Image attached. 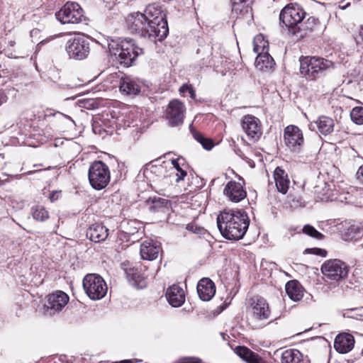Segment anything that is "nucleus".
I'll use <instances>...</instances> for the list:
<instances>
[{
    "label": "nucleus",
    "mask_w": 363,
    "mask_h": 363,
    "mask_svg": "<svg viewBox=\"0 0 363 363\" xmlns=\"http://www.w3.org/2000/svg\"><path fill=\"white\" fill-rule=\"evenodd\" d=\"M7 96L5 94H0V106L7 101Z\"/></svg>",
    "instance_id": "48"
},
{
    "label": "nucleus",
    "mask_w": 363,
    "mask_h": 363,
    "mask_svg": "<svg viewBox=\"0 0 363 363\" xmlns=\"http://www.w3.org/2000/svg\"><path fill=\"white\" fill-rule=\"evenodd\" d=\"M284 140L286 147L296 152H300L304 142L302 131L298 126L294 125L285 128Z\"/></svg>",
    "instance_id": "11"
},
{
    "label": "nucleus",
    "mask_w": 363,
    "mask_h": 363,
    "mask_svg": "<svg viewBox=\"0 0 363 363\" xmlns=\"http://www.w3.org/2000/svg\"><path fill=\"white\" fill-rule=\"evenodd\" d=\"M249 225V217L242 209H224L217 216V225L221 235L230 240L242 239Z\"/></svg>",
    "instance_id": "2"
},
{
    "label": "nucleus",
    "mask_w": 363,
    "mask_h": 363,
    "mask_svg": "<svg viewBox=\"0 0 363 363\" xmlns=\"http://www.w3.org/2000/svg\"><path fill=\"white\" fill-rule=\"evenodd\" d=\"M166 297L169 303L173 307L181 306L185 301V295L183 289L176 284L167 289Z\"/></svg>",
    "instance_id": "21"
},
{
    "label": "nucleus",
    "mask_w": 363,
    "mask_h": 363,
    "mask_svg": "<svg viewBox=\"0 0 363 363\" xmlns=\"http://www.w3.org/2000/svg\"><path fill=\"white\" fill-rule=\"evenodd\" d=\"M88 177L90 185L96 190L104 189L110 182V170L101 160L93 162L89 168Z\"/></svg>",
    "instance_id": "7"
},
{
    "label": "nucleus",
    "mask_w": 363,
    "mask_h": 363,
    "mask_svg": "<svg viewBox=\"0 0 363 363\" xmlns=\"http://www.w3.org/2000/svg\"><path fill=\"white\" fill-rule=\"evenodd\" d=\"M242 127L247 135L253 140H257L262 135V128L259 120L250 115L243 118Z\"/></svg>",
    "instance_id": "17"
},
{
    "label": "nucleus",
    "mask_w": 363,
    "mask_h": 363,
    "mask_svg": "<svg viewBox=\"0 0 363 363\" xmlns=\"http://www.w3.org/2000/svg\"><path fill=\"white\" fill-rule=\"evenodd\" d=\"M33 172L30 171V172H28V174H31Z\"/></svg>",
    "instance_id": "54"
},
{
    "label": "nucleus",
    "mask_w": 363,
    "mask_h": 363,
    "mask_svg": "<svg viewBox=\"0 0 363 363\" xmlns=\"http://www.w3.org/2000/svg\"><path fill=\"white\" fill-rule=\"evenodd\" d=\"M321 272L328 279L338 281L347 276L348 267L342 261L335 259L325 262Z\"/></svg>",
    "instance_id": "10"
},
{
    "label": "nucleus",
    "mask_w": 363,
    "mask_h": 363,
    "mask_svg": "<svg viewBox=\"0 0 363 363\" xmlns=\"http://www.w3.org/2000/svg\"><path fill=\"white\" fill-rule=\"evenodd\" d=\"M252 0H234L233 4V8L234 10H238L239 9L238 6L240 4L244 3L247 5V6H248L250 4L252 3Z\"/></svg>",
    "instance_id": "45"
},
{
    "label": "nucleus",
    "mask_w": 363,
    "mask_h": 363,
    "mask_svg": "<svg viewBox=\"0 0 363 363\" xmlns=\"http://www.w3.org/2000/svg\"><path fill=\"white\" fill-rule=\"evenodd\" d=\"M345 315L357 320H363V307L349 309Z\"/></svg>",
    "instance_id": "39"
},
{
    "label": "nucleus",
    "mask_w": 363,
    "mask_h": 363,
    "mask_svg": "<svg viewBox=\"0 0 363 363\" xmlns=\"http://www.w3.org/2000/svg\"><path fill=\"white\" fill-rule=\"evenodd\" d=\"M354 337L349 333L339 334L335 339L334 347L341 354L347 353L354 347Z\"/></svg>",
    "instance_id": "22"
},
{
    "label": "nucleus",
    "mask_w": 363,
    "mask_h": 363,
    "mask_svg": "<svg viewBox=\"0 0 363 363\" xmlns=\"http://www.w3.org/2000/svg\"><path fill=\"white\" fill-rule=\"evenodd\" d=\"M274 178L277 190L283 194H286L290 181L285 171L281 167H277L274 172Z\"/></svg>",
    "instance_id": "28"
},
{
    "label": "nucleus",
    "mask_w": 363,
    "mask_h": 363,
    "mask_svg": "<svg viewBox=\"0 0 363 363\" xmlns=\"http://www.w3.org/2000/svg\"><path fill=\"white\" fill-rule=\"evenodd\" d=\"M186 229L189 231H191L195 234L198 235H203L205 233V229L197 225L195 223H189L186 225Z\"/></svg>",
    "instance_id": "40"
},
{
    "label": "nucleus",
    "mask_w": 363,
    "mask_h": 363,
    "mask_svg": "<svg viewBox=\"0 0 363 363\" xmlns=\"http://www.w3.org/2000/svg\"><path fill=\"white\" fill-rule=\"evenodd\" d=\"M83 288L91 300L101 299L106 296L108 290L104 279L96 274H88L84 277Z\"/></svg>",
    "instance_id": "8"
},
{
    "label": "nucleus",
    "mask_w": 363,
    "mask_h": 363,
    "mask_svg": "<svg viewBox=\"0 0 363 363\" xmlns=\"http://www.w3.org/2000/svg\"><path fill=\"white\" fill-rule=\"evenodd\" d=\"M186 177H187V172L182 168L178 169V171L175 172L174 174H164L162 178H161V177H158L156 179H154L153 182L155 183V187L161 191L169 186L172 180L179 183V182L184 180Z\"/></svg>",
    "instance_id": "18"
},
{
    "label": "nucleus",
    "mask_w": 363,
    "mask_h": 363,
    "mask_svg": "<svg viewBox=\"0 0 363 363\" xmlns=\"http://www.w3.org/2000/svg\"><path fill=\"white\" fill-rule=\"evenodd\" d=\"M59 114H60V116H62V117H65V118H68V119H70V117H69V116H65V115H63V114H61V113H59Z\"/></svg>",
    "instance_id": "52"
},
{
    "label": "nucleus",
    "mask_w": 363,
    "mask_h": 363,
    "mask_svg": "<svg viewBox=\"0 0 363 363\" xmlns=\"http://www.w3.org/2000/svg\"><path fill=\"white\" fill-rule=\"evenodd\" d=\"M334 68V63L320 57H303L300 59V72L307 79L315 80Z\"/></svg>",
    "instance_id": "4"
},
{
    "label": "nucleus",
    "mask_w": 363,
    "mask_h": 363,
    "mask_svg": "<svg viewBox=\"0 0 363 363\" xmlns=\"http://www.w3.org/2000/svg\"><path fill=\"white\" fill-rule=\"evenodd\" d=\"M93 130H94V132L96 133V127H94V128H93Z\"/></svg>",
    "instance_id": "53"
},
{
    "label": "nucleus",
    "mask_w": 363,
    "mask_h": 363,
    "mask_svg": "<svg viewBox=\"0 0 363 363\" xmlns=\"http://www.w3.org/2000/svg\"><path fill=\"white\" fill-rule=\"evenodd\" d=\"M91 39L85 35H77L66 43L65 50L70 59L82 60L89 56Z\"/></svg>",
    "instance_id": "6"
},
{
    "label": "nucleus",
    "mask_w": 363,
    "mask_h": 363,
    "mask_svg": "<svg viewBox=\"0 0 363 363\" xmlns=\"http://www.w3.org/2000/svg\"><path fill=\"white\" fill-rule=\"evenodd\" d=\"M135 362H141V360L135 359Z\"/></svg>",
    "instance_id": "55"
},
{
    "label": "nucleus",
    "mask_w": 363,
    "mask_h": 363,
    "mask_svg": "<svg viewBox=\"0 0 363 363\" xmlns=\"http://www.w3.org/2000/svg\"><path fill=\"white\" fill-rule=\"evenodd\" d=\"M120 91L127 95H136L140 92V85L128 76L121 77L119 82Z\"/></svg>",
    "instance_id": "26"
},
{
    "label": "nucleus",
    "mask_w": 363,
    "mask_h": 363,
    "mask_svg": "<svg viewBox=\"0 0 363 363\" xmlns=\"http://www.w3.org/2000/svg\"><path fill=\"white\" fill-rule=\"evenodd\" d=\"M320 24L319 20L313 16L309 17L306 21L301 22V33H298V35H296L297 38H302L307 35L308 31H312Z\"/></svg>",
    "instance_id": "32"
},
{
    "label": "nucleus",
    "mask_w": 363,
    "mask_h": 363,
    "mask_svg": "<svg viewBox=\"0 0 363 363\" xmlns=\"http://www.w3.org/2000/svg\"><path fill=\"white\" fill-rule=\"evenodd\" d=\"M113 363H133V361L130 360V359H125V360H121V361H119V362H113Z\"/></svg>",
    "instance_id": "51"
},
{
    "label": "nucleus",
    "mask_w": 363,
    "mask_h": 363,
    "mask_svg": "<svg viewBox=\"0 0 363 363\" xmlns=\"http://www.w3.org/2000/svg\"><path fill=\"white\" fill-rule=\"evenodd\" d=\"M55 16L62 24H77L85 20L84 11L81 6L73 1L67 2L55 13Z\"/></svg>",
    "instance_id": "9"
},
{
    "label": "nucleus",
    "mask_w": 363,
    "mask_h": 363,
    "mask_svg": "<svg viewBox=\"0 0 363 363\" xmlns=\"http://www.w3.org/2000/svg\"><path fill=\"white\" fill-rule=\"evenodd\" d=\"M306 16L303 8L297 4L286 5L279 15L280 23L285 26L294 35L301 33V23Z\"/></svg>",
    "instance_id": "5"
},
{
    "label": "nucleus",
    "mask_w": 363,
    "mask_h": 363,
    "mask_svg": "<svg viewBox=\"0 0 363 363\" xmlns=\"http://www.w3.org/2000/svg\"><path fill=\"white\" fill-rule=\"evenodd\" d=\"M108 230L103 225L94 223L86 230V237L94 242H100L105 240L108 235Z\"/></svg>",
    "instance_id": "24"
},
{
    "label": "nucleus",
    "mask_w": 363,
    "mask_h": 363,
    "mask_svg": "<svg viewBox=\"0 0 363 363\" xmlns=\"http://www.w3.org/2000/svg\"><path fill=\"white\" fill-rule=\"evenodd\" d=\"M356 176L357 180L363 184V164L359 167Z\"/></svg>",
    "instance_id": "47"
},
{
    "label": "nucleus",
    "mask_w": 363,
    "mask_h": 363,
    "mask_svg": "<svg viewBox=\"0 0 363 363\" xmlns=\"http://www.w3.org/2000/svg\"><path fill=\"white\" fill-rule=\"evenodd\" d=\"M111 55H113L120 64L131 66L136 58L143 54V48L138 47L133 40L128 38L111 39L108 43Z\"/></svg>",
    "instance_id": "3"
},
{
    "label": "nucleus",
    "mask_w": 363,
    "mask_h": 363,
    "mask_svg": "<svg viewBox=\"0 0 363 363\" xmlns=\"http://www.w3.org/2000/svg\"><path fill=\"white\" fill-rule=\"evenodd\" d=\"M201 359L195 357H186L179 359L176 363H201Z\"/></svg>",
    "instance_id": "42"
},
{
    "label": "nucleus",
    "mask_w": 363,
    "mask_h": 363,
    "mask_svg": "<svg viewBox=\"0 0 363 363\" xmlns=\"http://www.w3.org/2000/svg\"><path fill=\"white\" fill-rule=\"evenodd\" d=\"M223 194L230 201L234 203H238L247 196V192L242 184L235 181L227 183L223 189Z\"/></svg>",
    "instance_id": "16"
},
{
    "label": "nucleus",
    "mask_w": 363,
    "mask_h": 363,
    "mask_svg": "<svg viewBox=\"0 0 363 363\" xmlns=\"http://www.w3.org/2000/svg\"><path fill=\"white\" fill-rule=\"evenodd\" d=\"M359 230L360 229L358 226L352 225L349 228L348 230H349L350 233H356L357 231H358L359 233Z\"/></svg>",
    "instance_id": "49"
},
{
    "label": "nucleus",
    "mask_w": 363,
    "mask_h": 363,
    "mask_svg": "<svg viewBox=\"0 0 363 363\" xmlns=\"http://www.w3.org/2000/svg\"><path fill=\"white\" fill-rule=\"evenodd\" d=\"M145 206L152 213L164 212L170 206V201L167 199L156 196L149 197L145 201Z\"/></svg>",
    "instance_id": "27"
},
{
    "label": "nucleus",
    "mask_w": 363,
    "mask_h": 363,
    "mask_svg": "<svg viewBox=\"0 0 363 363\" xmlns=\"http://www.w3.org/2000/svg\"><path fill=\"white\" fill-rule=\"evenodd\" d=\"M236 354L247 363H264L263 359L257 353L245 346H238Z\"/></svg>",
    "instance_id": "29"
},
{
    "label": "nucleus",
    "mask_w": 363,
    "mask_h": 363,
    "mask_svg": "<svg viewBox=\"0 0 363 363\" xmlns=\"http://www.w3.org/2000/svg\"><path fill=\"white\" fill-rule=\"evenodd\" d=\"M339 200L341 202H345L346 203H354V201L352 200V196L349 192L343 193L340 195Z\"/></svg>",
    "instance_id": "43"
},
{
    "label": "nucleus",
    "mask_w": 363,
    "mask_h": 363,
    "mask_svg": "<svg viewBox=\"0 0 363 363\" xmlns=\"http://www.w3.org/2000/svg\"><path fill=\"white\" fill-rule=\"evenodd\" d=\"M179 160V159L172 160V164L173 165V168L170 169L169 171L166 170V169L162 166L156 167L155 172H157L160 174L157 177H161V178H162L164 174H174L175 172L178 171V169H182V167L180 166Z\"/></svg>",
    "instance_id": "34"
},
{
    "label": "nucleus",
    "mask_w": 363,
    "mask_h": 363,
    "mask_svg": "<svg viewBox=\"0 0 363 363\" xmlns=\"http://www.w3.org/2000/svg\"><path fill=\"white\" fill-rule=\"evenodd\" d=\"M33 218L38 221H45L48 218V212L42 206H38L33 208Z\"/></svg>",
    "instance_id": "35"
},
{
    "label": "nucleus",
    "mask_w": 363,
    "mask_h": 363,
    "mask_svg": "<svg viewBox=\"0 0 363 363\" xmlns=\"http://www.w3.org/2000/svg\"><path fill=\"white\" fill-rule=\"evenodd\" d=\"M303 232L318 240H320L323 238V235L322 233L310 225H306L303 228Z\"/></svg>",
    "instance_id": "37"
},
{
    "label": "nucleus",
    "mask_w": 363,
    "mask_h": 363,
    "mask_svg": "<svg viewBox=\"0 0 363 363\" xmlns=\"http://www.w3.org/2000/svg\"><path fill=\"white\" fill-rule=\"evenodd\" d=\"M288 201L292 208H298L303 206V201L300 196L289 194Z\"/></svg>",
    "instance_id": "38"
},
{
    "label": "nucleus",
    "mask_w": 363,
    "mask_h": 363,
    "mask_svg": "<svg viewBox=\"0 0 363 363\" xmlns=\"http://www.w3.org/2000/svg\"><path fill=\"white\" fill-rule=\"evenodd\" d=\"M121 267L132 285L137 288H143L145 286L144 277L136 267H132L129 262H123Z\"/></svg>",
    "instance_id": "19"
},
{
    "label": "nucleus",
    "mask_w": 363,
    "mask_h": 363,
    "mask_svg": "<svg viewBox=\"0 0 363 363\" xmlns=\"http://www.w3.org/2000/svg\"><path fill=\"white\" fill-rule=\"evenodd\" d=\"M196 289L199 298L203 301H210L216 294V285L209 278L201 279Z\"/></svg>",
    "instance_id": "20"
},
{
    "label": "nucleus",
    "mask_w": 363,
    "mask_h": 363,
    "mask_svg": "<svg viewBox=\"0 0 363 363\" xmlns=\"http://www.w3.org/2000/svg\"><path fill=\"white\" fill-rule=\"evenodd\" d=\"M355 41L357 45L363 48V26H361L359 34L355 37Z\"/></svg>",
    "instance_id": "46"
},
{
    "label": "nucleus",
    "mask_w": 363,
    "mask_h": 363,
    "mask_svg": "<svg viewBox=\"0 0 363 363\" xmlns=\"http://www.w3.org/2000/svg\"><path fill=\"white\" fill-rule=\"evenodd\" d=\"M128 30L153 41H161L169 33L166 14L157 4H149L143 13H130L126 18Z\"/></svg>",
    "instance_id": "1"
},
{
    "label": "nucleus",
    "mask_w": 363,
    "mask_h": 363,
    "mask_svg": "<svg viewBox=\"0 0 363 363\" xmlns=\"http://www.w3.org/2000/svg\"><path fill=\"white\" fill-rule=\"evenodd\" d=\"M69 299L66 293L57 291L47 296L45 307L48 312L50 311V315H52L56 311H60L67 304Z\"/></svg>",
    "instance_id": "14"
},
{
    "label": "nucleus",
    "mask_w": 363,
    "mask_h": 363,
    "mask_svg": "<svg viewBox=\"0 0 363 363\" xmlns=\"http://www.w3.org/2000/svg\"><path fill=\"white\" fill-rule=\"evenodd\" d=\"M184 111L185 106L179 101H170L166 113L169 124L172 127L182 125L184 118Z\"/></svg>",
    "instance_id": "12"
},
{
    "label": "nucleus",
    "mask_w": 363,
    "mask_h": 363,
    "mask_svg": "<svg viewBox=\"0 0 363 363\" xmlns=\"http://www.w3.org/2000/svg\"><path fill=\"white\" fill-rule=\"evenodd\" d=\"M57 196V192H52V194H50V200L52 201H54V200L57 199V197H55V196Z\"/></svg>",
    "instance_id": "50"
},
{
    "label": "nucleus",
    "mask_w": 363,
    "mask_h": 363,
    "mask_svg": "<svg viewBox=\"0 0 363 363\" xmlns=\"http://www.w3.org/2000/svg\"><path fill=\"white\" fill-rule=\"evenodd\" d=\"M286 293L294 301H300L303 296V288L297 280H291L286 284Z\"/></svg>",
    "instance_id": "30"
},
{
    "label": "nucleus",
    "mask_w": 363,
    "mask_h": 363,
    "mask_svg": "<svg viewBox=\"0 0 363 363\" xmlns=\"http://www.w3.org/2000/svg\"><path fill=\"white\" fill-rule=\"evenodd\" d=\"M352 121L358 125L363 124V107L357 106L352 108L350 113Z\"/></svg>",
    "instance_id": "36"
},
{
    "label": "nucleus",
    "mask_w": 363,
    "mask_h": 363,
    "mask_svg": "<svg viewBox=\"0 0 363 363\" xmlns=\"http://www.w3.org/2000/svg\"><path fill=\"white\" fill-rule=\"evenodd\" d=\"M281 363H303V354L297 350H286L281 353Z\"/></svg>",
    "instance_id": "31"
},
{
    "label": "nucleus",
    "mask_w": 363,
    "mask_h": 363,
    "mask_svg": "<svg viewBox=\"0 0 363 363\" xmlns=\"http://www.w3.org/2000/svg\"><path fill=\"white\" fill-rule=\"evenodd\" d=\"M161 247L153 240H145L140 245L141 258L146 260H154L157 258Z\"/></svg>",
    "instance_id": "23"
},
{
    "label": "nucleus",
    "mask_w": 363,
    "mask_h": 363,
    "mask_svg": "<svg viewBox=\"0 0 363 363\" xmlns=\"http://www.w3.org/2000/svg\"><path fill=\"white\" fill-rule=\"evenodd\" d=\"M259 39V37L256 38L254 43ZM265 43L266 42H264L262 45H258L256 43L254 45V51L257 53V57L255 60V66L261 71H267L268 69H272L275 64L272 56L267 52V51H264Z\"/></svg>",
    "instance_id": "13"
},
{
    "label": "nucleus",
    "mask_w": 363,
    "mask_h": 363,
    "mask_svg": "<svg viewBox=\"0 0 363 363\" xmlns=\"http://www.w3.org/2000/svg\"><path fill=\"white\" fill-rule=\"evenodd\" d=\"M179 91L180 93L182 94H184V93H189V95H190V97L191 99H194L196 97V94H195V91L194 90V89L189 86V85H187V84H184L183 86H182L179 89Z\"/></svg>",
    "instance_id": "41"
},
{
    "label": "nucleus",
    "mask_w": 363,
    "mask_h": 363,
    "mask_svg": "<svg viewBox=\"0 0 363 363\" xmlns=\"http://www.w3.org/2000/svg\"><path fill=\"white\" fill-rule=\"evenodd\" d=\"M311 130L318 129L320 133L323 135H328L333 132L334 128V121L328 116H320L314 123L309 125Z\"/></svg>",
    "instance_id": "25"
},
{
    "label": "nucleus",
    "mask_w": 363,
    "mask_h": 363,
    "mask_svg": "<svg viewBox=\"0 0 363 363\" xmlns=\"http://www.w3.org/2000/svg\"><path fill=\"white\" fill-rule=\"evenodd\" d=\"M306 251L308 252L309 253L320 255L321 257H325L327 255L326 250L320 248H311L307 249Z\"/></svg>",
    "instance_id": "44"
},
{
    "label": "nucleus",
    "mask_w": 363,
    "mask_h": 363,
    "mask_svg": "<svg viewBox=\"0 0 363 363\" xmlns=\"http://www.w3.org/2000/svg\"><path fill=\"white\" fill-rule=\"evenodd\" d=\"M251 308L253 317L259 320H267L270 317L271 311L267 301L260 296L251 299Z\"/></svg>",
    "instance_id": "15"
},
{
    "label": "nucleus",
    "mask_w": 363,
    "mask_h": 363,
    "mask_svg": "<svg viewBox=\"0 0 363 363\" xmlns=\"http://www.w3.org/2000/svg\"><path fill=\"white\" fill-rule=\"evenodd\" d=\"M191 133L194 138L199 142L205 150H211L213 147L214 143L211 139L205 138L201 133L195 130H191Z\"/></svg>",
    "instance_id": "33"
}]
</instances>
